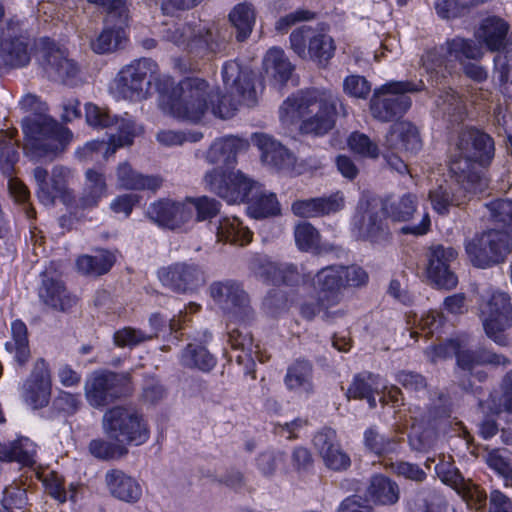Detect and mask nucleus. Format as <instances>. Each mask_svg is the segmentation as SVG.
Instances as JSON below:
<instances>
[{
    "label": "nucleus",
    "instance_id": "f257e3e1",
    "mask_svg": "<svg viewBox=\"0 0 512 512\" xmlns=\"http://www.w3.org/2000/svg\"><path fill=\"white\" fill-rule=\"evenodd\" d=\"M221 75L227 94L214 92L209 83L202 78L186 77L175 87L171 81L160 86L165 95L164 103L174 118L199 122L211 107L214 116L220 119L232 118L237 110V103L252 107L257 103L255 74L237 60L225 61Z\"/></svg>",
    "mask_w": 512,
    "mask_h": 512
},
{
    "label": "nucleus",
    "instance_id": "f03ea898",
    "mask_svg": "<svg viewBox=\"0 0 512 512\" xmlns=\"http://www.w3.org/2000/svg\"><path fill=\"white\" fill-rule=\"evenodd\" d=\"M248 143L236 136L216 139L207 151V160L218 165L205 175V180L212 192L228 203H245L253 189L258 188V181L246 176L240 170L234 172L237 155L247 148Z\"/></svg>",
    "mask_w": 512,
    "mask_h": 512
},
{
    "label": "nucleus",
    "instance_id": "7ed1b4c3",
    "mask_svg": "<svg viewBox=\"0 0 512 512\" xmlns=\"http://www.w3.org/2000/svg\"><path fill=\"white\" fill-rule=\"evenodd\" d=\"M338 103L339 98L329 89H301L283 101L280 117L282 120L301 119L302 134L323 136L335 127Z\"/></svg>",
    "mask_w": 512,
    "mask_h": 512
},
{
    "label": "nucleus",
    "instance_id": "20e7f679",
    "mask_svg": "<svg viewBox=\"0 0 512 512\" xmlns=\"http://www.w3.org/2000/svg\"><path fill=\"white\" fill-rule=\"evenodd\" d=\"M491 217L499 226L476 234L466 242L465 251L473 266L487 268L504 260L512 248V200L490 203Z\"/></svg>",
    "mask_w": 512,
    "mask_h": 512
},
{
    "label": "nucleus",
    "instance_id": "39448f33",
    "mask_svg": "<svg viewBox=\"0 0 512 512\" xmlns=\"http://www.w3.org/2000/svg\"><path fill=\"white\" fill-rule=\"evenodd\" d=\"M481 48L472 39L455 36L443 44L423 48L419 64L427 76V82L434 88H444L456 72V62L463 59L480 60Z\"/></svg>",
    "mask_w": 512,
    "mask_h": 512
},
{
    "label": "nucleus",
    "instance_id": "423d86ee",
    "mask_svg": "<svg viewBox=\"0 0 512 512\" xmlns=\"http://www.w3.org/2000/svg\"><path fill=\"white\" fill-rule=\"evenodd\" d=\"M456 148L459 158L452 160L450 171L457 181L477 187L482 180L481 168L489 166L494 157L493 138L475 127H466L458 134Z\"/></svg>",
    "mask_w": 512,
    "mask_h": 512
},
{
    "label": "nucleus",
    "instance_id": "0eeeda50",
    "mask_svg": "<svg viewBox=\"0 0 512 512\" xmlns=\"http://www.w3.org/2000/svg\"><path fill=\"white\" fill-rule=\"evenodd\" d=\"M166 81H171L168 87L177 85L172 77H161L159 65L155 60L142 57L131 61L119 70L113 80L112 88L121 99L142 101L152 95L151 85L154 82L161 106L168 111L167 105L164 103L165 95L160 90V86L164 85Z\"/></svg>",
    "mask_w": 512,
    "mask_h": 512
},
{
    "label": "nucleus",
    "instance_id": "6e6552de",
    "mask_svg": "<svg viewBox=\"0 0 512 512\" xmlns=\"http://www.w3.org/2000/svg\"><path fill=\"white\" fill-rule=\"evenodd\" d=\"M25 149L34 157L54 159L62 154L73 139L72 131L59 125L46 113L22 119Z\"/></svg>",
    "mask_w": 512,
    "mask_h": 512
},
{
    "label": "nucleus",
    "instance_id": "1a4fd4ad",
    "mask_svg": "<svg viewBox=\"0 0 512 512\" xmlns=\"http://www.w3.org/2000/svg\"><path fill=\"white\" fill-rule=\"evenodd\" d=\"M508 23L497 16L485 18L480 25L478 38L491 52H497L493 59V73L500 92L512 98V43H506Z\"/></svg>",
    "mask_w": 512,
    "mask_h": 512
},
{
    "label": "nucleus",
    "instance_id": "9d476101",
    "mask_svg": "<svg viewBox=\"0 0 512 512\" xmlns=\"http://www.w3.org/2000/svg\"><path fill=\"white\" fill-rule=\"evenodd\" d=\"M426 91L422 79L389 80L377 87L370 99V112L381 122H393L401 119L411 108L412 99L407 93Z\"/></svg>",
    "mask_w": 512,
    "mask_h": 512
},
{
    "label": "nucleus",
    "instance_id": "9b49d317",
    "mask_svg": "<svg viewBox=\"0 0 512 512\" xmlns=\"http://www.w3.org/2000/svg\"><path fill=\"white\" fill-rule=\"evenodd\" d=\"M103 428L109 439L124 447L140 446L150 437V428L143 413L127 405L109 408L103 415Z\"/></svg>",
    "mask_w": 512,
    "mask_h": 512
},
{
    "label": "nucleus",
    "instance_id": "f8f14e48",
    "mask_svg": "<svg viewBox=\"0 0 512 512\" xmlns=\"http://www.w3.org/2000/svg\"><path fill=\"white\" fill-rule=\"evenodd\" d=\"M316 281L319 303L326 307L337 305L346 286L360 287L368 282L367 272L357 265H329L321 268L312 278Z\"/></svg>",
    "mask_w": 512,
    "mask_h": 512
},
{
    "label": "nucleus",
    "instance_id": "ddd939ff",
    "mask_svg": "<svg viewBox=\"0 0 512 512\" xmlns=\"http://www.w3.org/2000/svg\"><path fill=\"white\" fill-rule=\"evenodd\" d=\"M163 39L200 59L213 57L224 48L223 41L211 29L188 22L165 28Z\"/></svg>",
    "mask_w": 512,
    "mask_h": 512
},
{
    "label": "nucleus",
    "instance_id": "4468645a",
    "mask_svg": "<svg viewBox=\"0 0 512 512\" xmlns=\"http://www.w3.org/2000/svg\"><path fill=\"white\" fill-rule=\"evenodd\" d=\"M290 49L304 61L325 68L335 55L334 39L322 30L309 25L295 28L289 35Z\"/></svg>",
    "mask_w": 512,
    "mask_h": 512
},
{
    "label": "nucleus",
    "instance_id": "2eb2a0df",
    "mask_svg": "<svg viewBox=\"0 0 512 512\" xmlns=\"http://www.w3.org/2000/svg\"><path fill=\"white\" fill-rule=\"evenodd\" d=\"M387 218L383 207L374 199H360L351 220L352 231L359 240L385 245L392 238Z\"/></svg>",
    "mask_w": 512,
    "mask_h": 512
},
{
    "label": "nucleus",
    "instance_id": "dca6fc26",
    "mask_svg": "<svg viewBox=\"0 0 512 512\" xmlns=\"http://www.w3.org/2000/svg\"><path fill=\"white\" fill-rule=\"evenodd\" d=\"M431 360L456 358L457 366L463 371H471L478 365L508 366L511 361L503 354H498L485 347L464 349L458 339L449 338L431 347Z\"/></svg>",
    "mask_w": 512,
    "mask_h": 512
},
{
    "label": "nucleus",
    "instance_id": "f3484780",
    "mask_svg": "<svg viewBox=\"0 0 512 512\" xmlns=\"http://www.w3.org/2000/svg\"><path fill=\"white\" fill-rule=\"evenodd\" d=\"M32 37L19 20L9 19L0 33V60L10 69L23 68L31 61Z\"/></svg>",
    "mask_w": 512,
    "mask_h": 512
},
{
    "label": "nucleus",
    "instance_id": "a211bd4d",
    "mask_svg": "<svg viewBox=\"0 0 512 512\" xmlns=\"http://www.w3.org/2000/svg\"><path fill=\"white\" fill-rule=\"evenodd\" d=\"M131 380L128 375L113 372H95L85 385V396L94 408H102L131 394Z\"/></svg>",
    "mask_w": 512,
    "mask_h": 512
},
{
    "label": "nucleus",
    "instance_id": "6ab92c4d",
    "mask_svg": "<svg viewBox=\"0 0 512 512\" xmlns=\"http://www.w3.org/2000/svg\"><path fill=\"white\" fill-rule=\"evenodd\" d=\"M483 327L488 338L499 346H508L509 339L504 333L512 327V304L505 292H493L483 306Z\"/></svg>",
    "mask_w": 512,
    "mask_h": 512
},
{
    "label": "nucleus",
    "instance_id": "aec40b11",
    "mask_svg": "<svg viewBox=\"0 0 512 512\" xmlns=\"http://www.w3.org/2000/svg\"><path fill=\"white\" fill-rule=\"evenodd\" d=\"M249 268L258 280L277 287H298L311 279L309 274H301L296 264L275 262L265 255L252 258Z\"/></svg>",
    "mask_w": 512,
    "mask_h": 512
},
{
    "label": "nucleus",
    "instance_id": "412c9836",
    "mask_svg": "<svg viewBox=\"0 0 512 512\" xmlns=\"http://www.w3.org/2000/svg\"><path fill=\"white\" fill-rule=\"evenodd\" d=\"M210 295L230 319L245 322L250 318L249 296L241 283L235 280L214 282L210 286Z\"/></svg>",
    "mask_w": 512,
    "mask_h": 512
},
{
    "label": "nucleus",
    "instance_id": "4be33fe9",
    "mask_svg": "<svg viewBox=\"0 0 512 512\" xmlns=\"http://www.w3.org/2000/svg\"><path fill=\"white\" fill-rule=\"evenodd\" d=\"M85 118L89 126L97 129L115 127L117 132L110 136L112 151L118 148L131 145L135 138V123L131 119H125L113 115L104 107L94 103L85 104Z\"/></svg>",
    "mask_w": 512,
    "mask_h": 512
},
{
    "label": "nucleus",
    "instance_id": "5701e85b",
    "mask_svg": "<svg viewBox=\"0 0 512 512\" xmlns=\"http://www.w3.org/2000/svg\"><path fill=\"white\" fill-rule=\"evenodd\" d=\"M42 54L43 65L49 76L64 84H71L79 74L76 61L68 57V51L49 36H43L38 41Z\"/></svg>",
    "mask_w": 512,
    "mask_h": 512
},
{
    "label": "nucleus",
    "instance_id": "b1692460",
    "mask_svg": "<svg viewBox=\"0 0 512 512\" xmlns=\"http://www.w3.org/2000/svg\"><path fill=\"white\" fill-rule=\"evenodd\" d=\"M162 285L177 294L195 292L205 283L204 271L198 264L176 262L158 270Z\"/></svg>",
    "mask_w": 512,
    "mask_h": 512
},
{
    "label": "nucleus",
    "instance_id": "393cba45",
    "mask_svg": "<svg viewBox=\"0 0 512 512\" xmlns=\"http://www.w3.org/2000/svg\"><path fill=\"white\" fill-rule=\"evenodd\" d=\"M457 256L458 253L453 247L438 244L430 248L426 275L436 288L452 290L457 286L458 277L451 269V263Z\"/></svg>",
    "mask_w": 512,
    "mask_h": 512
},
{
    "label": "nucleus",
    "instance_id": "a878e982",
    "mask_svg": "<svg viewBox=\"0 0 512 512\" xmlns=\"http://www.w3.org/2000/svg\"><path fill=\"white\" fill-rule=\"evenodd\" d=\"M434 470L443 484L451 487L467 502H474L476 504L485 502V491L470 480L464 478L451 456L449 460L442 458L435 465Z\"/></svg>",
    "mask_w": 512,
    "mask_h": 512
},
{
    "label": "nucleus",
    "instance_id": "bb28decb",
    "mask_svg": "<svg viewBox=\"0 0 512 512\" xmlns=\"http://www.w3.org/2000/svg\"><path fill=\"white\" fill-rule=\"evenodd\" d=\"M51 391L49 365L44 358H39L24 383L23 398L33 409H41L49 404Z\"/></svg>",
    "mask_w": 512,
    "mask_h": 512
},
{
    "label": "nucleus",
    "instance_id": "cd10ccee",
    "mask_svg": "<svg viewBox=\"0 0 512 512\" xmlns=\"http://www.w3.org/2000/svg\"><path fill=\"white\" fill-rule=\"evenodd\" d=\"M41 284L38 288L40 301L58 312H69L78 301L59 275L44 271L41 273Z\"/></svg>",
    "mask_w": 512,
    "mask_h": 512
},
{
    "label": "nucleus",
    "instance_id": "c85d7f7f",
    "mask_svg": "<svg viewBox=\"0 0 512 512\" xmlns=\"http://www.w3.org/2000/svg\"><path fill=\"white\" fill-rule=\"evenodd\" d=\"M127 29V21L121 15L107 16L101 32L90 43L92 51L104 55L123 49L129 41Z\"/></svg>",
    "mask_w": 512,
    "mask_h": 512
},
{
    "label": "nucleus",
    "instance_id": "c756f323",
    "mask_svg": "<svg viewBox=\"0 0 512 512\" xmlns=\"http://www.w3.org/2000/svg\"><path fill=\"white\" fill-rule=\"evenodd\" d=\"M147 214L161 228L176 230L192 219V209L186 203L171 199H159L150 204Z\"/></svg>",
    "mask_w": 512,
    "mask_h": 512
},
{
    "label": "nucleus",
    "instance_id": "7c9ffc66",
    "mask_svg": "<svg viewBox=\"0 0 512 512\" xmlns=\"http://www.w3.org/2000/svg\"><path fill=\"white\" fill-rule=\"evenodd\" d=\"M34 178L37 182V197L44 205H53L57 198L65 199L68 194L67 171L62 166H56L52 170L50 179L48 171L42 166H37L33 170Z\"/></svg>",
    "mask_w": 512,
    "mask_h": 512
},
{
    "label": "nucleus",
    "instance_id": "2f4dec72",
    "mask_svg": "<svg viewBox=\"0 0 512 512\" xmlns=\"http://www.w3.org/2000/svg\"><path fill=\"white\" fill-rule=\"evenodd\" d=\"M314 366L306 358H297L286 369L283 382L288 391L310 397L315 392Z\"/></svg>",
    "mask_w": 512,
    "mask_h": 512
},
{
    "label": "nucleus",
    "instance_id": "473e14b6",
    "mask_svg": "<svg viewBox=\"0 0 512 512\" xmlns=\"http://www.w3.org/2000/svg\"><path fill=\"white\" fill-rule=\"evenodd\" d=\"M344 207V200L338 193L329 196L299 199L292 203L291 210L301 218H316L336 213Z\"/></svg>",
    "mask_w": 512,
    "mask_h": 512
},
{
    "label": "nucleus",
    "instance_id": "72a5a7b5",
    "mask_svg": "<svg viewBox=\"0 0 512 512\" xmlns=\"http://www.w3.org/2000/svg\"><path fill=\"white\" fill-rule=\"evenodd\" d=\"M365 500L375 506H392L400 499V488L395 480L382 473H374L365 489Z\"/></svg>",
    "mask_w": 512,
    "mask_h": 512
},
{
    "label": "nucleus",
    "instance_id": "f704fd0d",
    "mask_svg": "<svg viewBox=\"0 0 512 512\" xmlns=\"http://www.w3.org/2000/svg\"><path fill=\"white\" fill-rule=\"evenodd\" d=\"M116 253V250L97 248L94 255H79L75 261L76 270L87 277L96 278L106 275L117 262Z\"/></svg>",
    "mask_w": 512,
    "mask_h": 512
},
{
    "label": "nucleus",
    "instance_id": "c9c22d12",
    "mask_svg": "<svg viewBox=\"0 0 512 512\" xmlns=\"http://www.w3.org/2000/svg\"><path fill=\"white\" fill-rule=\"evenodd\" d=\"M386 138L394 148L410 155H416L423 146L418 128L409 121L392 125Z\"/></svg>",
    "mask_w": 512,
    "mask_h": 512
},
{
    "label": "nucleus",
    "instance_id": "e433bc0d",
    "mask_svg": "<svg viewBox=\"0 0 512 512\" xmlns=\"http://www.w3.org/2000/svg\"><path fill=\"white\" fill-rule=\"evenodd\" d=\"M106 483L113 497L127 502L136 503L142 496L140 484L123 471L112 469L106 473Z\"/></svg>",
    "mask_w": 512,
    "mask_h": 512
},
{
    "label": "nucleus",
    "instance_id": "4c0bfd02",
    "mask_svg": "<svg viewBox=\"0 0 512 512\" xmlns=\"http://www.w3.org/2000/svg\"><path fill=\"white\" fill-rule=\"evenodd\" d=\"M245 203L248 205L249 215L254 219H264L281 213L276 194L272 192L266 193L263 185L259 182L258 188L253 189Z\"/></svg>",
    "mask_w": 512,
    "mask_h": 512
},
{
    "label": "nucleus",
    "instance_id": "58836bf2",
    "mask_svg": "<svg viewBox=\"0 0 512 512\" xmlns=\"http://www.w3.org/2000/svg\"><path fill=\"white\" fill-rule=\"evenodd\" d=\"M11 337L10 341L5 342V350L13 355L18 367H24L30 360L31 351L28 329L23 320L15 319L11 322Z\"/></svg>",
    "mask_w": 512,
    "mask_h": 512
},
{
    "label": "nucleus",
    "instance_id": "ea45409f",
    "mask_svg": "<svg viewBox=\"0 0 512 512\" xmlns=\"http://www.w3.org/2000/svg\"><path fill=\"white\" fill-rule=\"evenodd\" d=\"M255 142L264 163L277 169H282L290 164V151L271 136L264 133L255 134Z\"/></svg>",
    "mask_w": 512,
    "mask_h": 512
},
{
    "label": "nucleus",
    "instance_id": "a19ab883",
    "mask_svg": "<svg viewBox=\"0 0 512 512\" xmlns=\"http://www.w3.org/2000/svg\"><path fill=\"white\" fill-rule=\"evenodd\" d=\"M263 66L275 84L280 87L286 85L295 69L284 50L279 47H272L267 51Z\"/></svg>",
    "mask_w": 512,
    "mask_h": 512
},
{
    "label": "nucleus",
    "instance_id": "79ce46f5",
    "mask_svg": "<svg viewBox=\"0 0 512 512\" xmlns=\"http://www.w3.org/2000/svg\"><path fill=\"white\" fill-rule=\"evenodd\" d=\"M216 236L218 241L245 246L252 241L253 232L238 217L225 216L219 220Z\"/></svg>",
    "mask_w": 512,
    "mask_h": 512
},
{
    "label": "nucleus",
    "instance_id": "37998d69",
    "mask_svg": "<svg viewBox=\"0 0 512 512\" xmlns=\"http://www.w3.org/2000/svg\"><path fill=\"white\" fill-rule=\"evenodd\" d=\"M36 451L33 443L27 437H19L8 443H0V460L17 462L23 467H32L35 464Z\"/></svg>",
    "mask_w": 512,
    "mask_h": 512
},
{
    "label": "nucleus",
    "instance_id": "c03bdc74",
    "mask_svg": "<svg viewBox=\"0 0 512 512\" xmlns=\"http://www.w3.org/2000/svg\"><path fill=\"white\" fill-rule=\"evenodd\" d=\"M383 212L393 222L410 221L418 209V197L414 193L407 192L396 200L384 199L381 201Z\"/></svg>",
    "mask_w": 512,
    "mask_h": 512
},
{
    "label": "nucleus",
    "instance_id": "a18cd8bd",
    "mask_svg": "<svg viewBox=\"0 0 512 512\" xmlns=\"http://www.w3.org/2000/svg\"><path fill=\"white\" fill-rule=\"evenodd\" d=\"M117 176L121 186L129 190L156 191L162 185L160 177L137 173L128 162L119 164Z\"/></svg>",
    "mask_w": 512,
    "mask_h": 512
},
{
    "label": "nucleus",
    "instance_id": "49530a36",
    "mask_svg": "<svg viewBox=\"0 0 512 512\" xmlns=\"http://www.w3.org/2000/svg\"><path fill=\"white\" fill-rule=\"evenodd\" d=\"M228 17L235 29L237 41H246L251 35L255 24L256 16L253 5L247 2L239 3L230 11Z\"/></svg>",
    "mask_w": 512,
    "mask_h": 512
},
{
    "label": "nucleus",
    "instance_id": "de8ad7c7",
    "mask_svg": "<svg viewBox=\"0 0 512 512\" xmlns=\"http://www.w3.org/2000/svg\"><path fill=\"white\" fill-rule=\"evenodd\" d=\"M363 444L367 451L378 457L397 453L400 447L396 437L380 434L375 426L368 427L364 431Z\"/></svg>",
    "mask_w": 512,
    "mask_h": 512
},
{
    "label": "nucleus",
    "instance_id": "09e8293b",
    "mask_svg": "<svg viewBox=\"0 0 512 512\" xmlns=\"http://www.w3.org/2000/svg\"><path fill=\"white\" fill-rule=\"evenodd\" d=\"M107 194V184L103 173L88 169L86 171V186L80 198V204L83 208H93L98 205L100 200Z\"/></svg>",
    "mask_w": 512,
    "mask_h": 512
},
{
    "label": "nucleus",
    "instance_id": "8fccbe9b",
    "mask_svg": "<svg viewBox=\"0 0 512 512\" xmlns=\"http://www.w3.org/2000/svg\"><path fill=\"white\" fill-rule=\"evenodd\" d=\"M181 363L185 367L209 372L215 367L216 358L206 347L189 343L182 352Z\"/></svg>",
    "mask_w": 512,
    "mask_h": 512
},
{
    "label": "nucleus",
    "instance_id": "3c124183",
    "mask_svg": "<svg viewBox=\"0 0 512 512\" xmlns=\"http://www.w3.org/2000/svg\"><path fill=\"white\" fill-rule=\"evenodd\" d=\"M378 378L379 376L372 372H360L355 374L346 392L347 399L364 400V398L374 390L373 386L377 385Z\"/></svg>",
    "mask_w": 512,
    "mask_h": 512
},
{
    "label": "nucleus",
    "instance_id": "603ef678",
    "mask_svg": "<svg viewBox=\"0 0 512 512\" xmlns=\"http://www.w3.org/2000/svg\"><path fill=\"white\" fill-rule=\"evenodd\" d=\"M428 198L433 210L439 215H448L451 207L458 206L453 189L447 185H439L430 190Z\"/></svg>",
    "mask_w": 512,
    "mask_h": 512
},
{
    "label": "nucleus",
    "instance_id": "864d4df0",
    "mask_svg": "<svg viewBox=\"0 0 512 512\" xmlns=\"http://www.w3.org/2000/svg\"><path fill=\"white\" fill-rule=\"evenodd\" d=\"M473 370L474 368L471 371H466L467 374L458 378V386L464 392L473 395L481 404L485 396V390L481 384L487 381L488 373L484 370H476L475 372Z\"/></svg>",
    "mask_w": 512,
    "mask_h": 512
},
{
    "label": "nucleus",
    "instance_id": "5fc2aeb1",
    "mask_svg": "<svg viewBox=\"0 0 512 512\" xmlns=\"http://www.w3.org/2000/svg\"><path fill=\"white\" fill-rule=\"evenodd\" d=\"M90 454L99 460H111L127 454L128 450L122 444L113 443L102 438L92 439L88 445Z\"/></svg>",
    "mask_w": 512,
    "mask_h": 512
},
{
    "label": "nucleus",
    "instance_id": "6e6d98bb",
    "mask_svg": "<svg viewBox=\"0 0 512 512\" xmlns=\"http://www.w3.org/2000/svg\"><path fill=\"white\" fill-rule=\"evenodd\" d=\"M295 242L302 252H310L319 249L320 234L309 222L298 224L294 230Z\"/></svg>",
    "mask_w": 512,
    "mask_h": 512
},
{
    "label": "nucleus",
    "instance_id": "4d7b16f0",
    "mask_svg": "<svg viewBox=\"0 0 512 512\" xmlns=\"http://www.w3.org/2000/svg\"><path fill=\"white\" fill-rule=\"evenodd\" d=\"M81 406V396L78 393H71L60 390L52 401L51 410L63 417L73 416Z\"/></svg>",
    "mask_w": 512,
    "mask_h": 512
},
{
    "label": "nucleus",
    "instance_id": "13d9d810",
    "mask_svg": "<svg viewBox=\"0 0 512 512\" xmlns=\"http://www.w3.org/2000/svg\"><path fill=\"white\" fill-rule=\"evenodd\" d=\"M112 149L110 141L107 143L104 140H91L79 147L75 154L80 161H93L99 157L106 159L109 151L113 152Z\"/></svg>",
    "mask_w": 512,
    "mask_h": 512
},
{
    "label": "nucleus",
    "instance_id": "bf43d9fd",
    "mask_svg": "<svg viewBox=\"0 0 512 512\" xmlns=\"http://www.w3.org/2000/svg\"><path fill=\"white\" fill-rule=\"evenodd\" d=\"M185 203L194 206L196 210V220L198 222L212 219L220 210V203L208 196L187 197Z\"/></svg>",
    "mask_w": 512,
    "mask_h": 512
},
{
    "label": "nucleus",
    "instance_id": "052dcab7",
    "mask_svg": "<svg viewBox=\"0 0 512 512\" xmlns=\"http://www.w3.org/2000/svg\"><path fill=\"white\" fill-rule=\"evenodd\" d=\"M321 457L325 467L333 472H345L352 464L350 455L342 449L341 444H338Z\"/></svg>",
    "mask_w": 512,
    "mask_h": 512
},
{
    "label": "nucleus",
    "instance_id": "680f3d73",
    "mask_svg": "<svg viewBox=\"0 0 512 512\" xmlns=\"http://www.w3.org/2000/svg\"><path fill=\"white\" fill-rule=\"evenodd\" d=\"M487 465L497 475L503 478L506 487L512 486V466L508 458L503 457L498 449H493L487 455Z\"/></svg>",
    "mask_w": 512,
    "mask_h": 512
},
{
    "label": "nucleus",
    "instance_id": "e2e57ef3",
    "mask_svg": "<svg viewBox=\"0 0 512 512\" xmlns=\"http://www.w3.org/2000/svg\"><path fill=\"white\" fill-rule=\"evenodd\" d=\"M113 339L116 346L124 348L135 347L140 343L151 339V336L147 335L141 329L124 327L114 333Z\"/></svg>",
    "mask_w": 512,
    "mask_h": 512
},
{
    "label": "nucleus",
    "instance_id": "0e129e2a",
    "mask_svg": "<svg viewBox=\"0 0 512 512\" xmlns=\"http://www.w3.org/2000/svg\"><path fill=\"white\" fill-rule=\"evenodd\" d=\"M344 92L351 97L367 99L371 93V83L361 75H349L343 81Z\"/></svg>",
    "mask_w": 512,
    "mask_h": 512
},
{
    "label": "nucleus",
    "instance_id": "69168bd1",
    "mask_svg": "<svg viewBox=\"0 0 512 512\" xmlns=\"http://www.w3.org/2000/svg\"><path fill=\"white\" fill-rule=\"evenodd\" d=\"M1 504L11 511L25 509L29 505L26 489L18 486L5 487L2 492Z\"/></svg>",
    "mask_w": 512,
    "mask_h": 512
},
{
    "label": "nucleus",
    "instance_id": "338daca9",
    "mask_svg": "<svg viewBox=\"0 0 512 512\" xmlns=\"http://www.w3.org/2000/svg\"><path fill=\"white\" fill-rule=\"evenodd\" d=\"M447 320L445 316L436 311H430L420 320L421 330L426 336L440 338L444 334Z\"/></svg>",
    "mask_w": 512,
    "mask_h": 512
},
{
    "label": "nucleus",
    "instance_id": "774afa93",
    "mask_svg": "<svg viewBox=\"0 0 512 512\" xmlns=\"http://www.w3.org/2000/svg\"><path fill=\"white\" fill-rule=\"evenodd\" d=\"M395 475L416 483H422L427 478V473L416 463L408 461H396L392 464Z\"/></svg>",
    "mask_w": 512,
    "mask_h": 512
}]
</instances>
